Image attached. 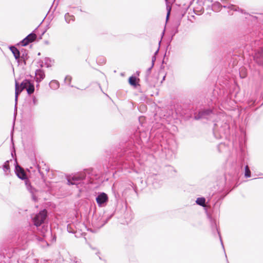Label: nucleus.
I'll use <instances>...</instances> for the list:
<instances>
[{
  "label": "nucleus",
  "instance_id": "dca6fc26",
  "mask_svg": "<svg viewBox=\"0 0 263 263\" xmlns=\"http://www.w3.org/2000/svg\"><path fill=\"white\" fill-rule=\"evenodd\" d=\"M87 87H82L81 89H85Z\"/></svg>",
  "mask_w": 263,
  "mask_h": 263
},
{
  "label": "nucleus",
  "instance_id": "f257e3e1",
  "mask_svg": "<svg viewBox=\"0 0 263 263\" xmlns=\"http://www.w3.org/2000/svg\"><path fill=\"white\" fill-rule=\"evenodd\" d=\"M47 216V212L43 210L37 214L33 218L34 224L36 226H40L44 222Z\"/></svg>",
  "mask_w": 263,
  "mask_h": 263
},
{
  "label": "nucleus",
  "instance_id": "0eeeda50",
  "mask_svg": "<svg viewBox=\"0 0 263 263\" xmlns=\"http://www.w3.org/2000/svg\"><path fill=\"white\" fill-rule=\"evenodd\" d=\"M23 90V88L21 87L18 82H15V100H16L18 98V95Z\"/></svg>",
  "mask_w": 263,
  "mask_h": 263
},
{
  "label": "nucleus",
  "instance_id": "39448f33",
  "mask_svg": "<svg viewBox=\"0 0 263 263\" xmlns=\"http://www.w3.org/2000/svg\"><path fill=\"white\" fill-rule=\"evenodd\" d=\"M211 112L210 109L202 110L199 112V114L195 116V119L198 120L200 118L204 117L206 115H209Z\"/></svg>",
  "mask_w": 263,
  "mask_h": 263
},
{
  "label": "nucleus",
  "instance_id": "6e6552de",
  "mask_svg": "<svg viewBox=\"0 0 263 263\" xmlns=\"http://www.w3.org/2000/svg\"><path fill=\"white\" fill-rule=\"evenodd\" d=\"M82 180V178L78 176H74L71 179H69L68 180V182L69 184H76V181H80Z\"/></svg>",
  "mask_w": 263,
  "mask_h": 263
},
{
  "label": "nucleus",
  "instance_id": "20e7f679",
  "mask_svg": "<svg viewBox=\"0 0 263 263\" xmlns=\"http://www.w3.org/2000/svg\"><path fill=\"white\" fill-rule=\"evenodd\" d=\"M107 200L108 196L104 193L100 194L96 198V201L99 204H102L106 202Z\"/></svg>",
  "mask_w": 263,
  "mask_h": 263
},
{
  "label": "nucleus",
  "instance_id": "f3484780",
  "mask_svg": "<svg viewBox=\"0 0 263 263\" xmlns=\"http://www.w3.org/2000/svg\"><path fill=\"white\" fill-rule=\"evenodd\" d=\"M39 172L41 173V170L40 168L39 169Z\"/></svg>",
  "mask_w": 263,
  "mask_h": 263
},
{
  "label": "nucleus",
  "instance_id": "4468645a",
  "mask_svg": "<svg viewBox=\"0 0 263 263\" xmlns=\"http://www.w3.org/2000/svg\"><path fill=\"white\" fill-rule=\"evenodd\" d=\"M4 168L5 170L7 171L9 169V164L8 161H7L4 164Z\"/></svg>",
  "mask_w": 263,
  "mask_h": 263
},
{
  "label": "nucleus",
  "instance_id": "f03ea898",
  "mask_svg": "<svg viewBox=\"0 0 263 263\" xmlns=\"http://www.w3.org/2000/svg\"><path fill=\"white\" fill-rule=\"evenodd\" d=\"M36 35L34 33H30L22 41V45L24 46L27 45L35 40Z\"/></svg>",
  "mask_w": 263,
  "mask_h": 263
},
{
  "label": "nucleus",
  "instance_id": "423d86ee",
  "mask_svg": "<svg viewBox=\"0 0 263 263\" xmlns=\"http://www.w3.org/2000/svg\"><path fill=\"white\" fill-rule=\"evenodd\" d=\"M10 49L11 52L13 53L15 58L16 59H19L20 56V53L19 50L15 47H11Z\"/></svg>",
  "mask_w": 263,
  "mask_h": 263
},
{
  "label": "nucleus",
  "instance_id": "9b49d317",
  "mask_svg": "<svg viewBox=\"0 0 263 263\" xmlns=\"http://www.w3.org/2000/svg\"><path fill=\"white\" fill-rule=\"evenodd\" d=\"M29 81L27 80H24L21 84L20 85L21 88L24 90V89H27L28 85H29Z\"/></svg>",
  "mask_w": 263,
  "mask_h": 263
},
{
  "label": "nucleus",
  "instance_id": "9d476101",
  "mask_svg": "<svg viewBox=\"0 0 263 263\" xmlns=\"http://www.w3.org/2000/svg\"><path fill=\"white\" fill-rule=\"evenodd\" d=\"M26 90H27L28 94L30 95V94L32 93L34 91V87L33 84H31L29 82V85H28V87H27Z\"/></svg>",
  "mask_w": 263,
  "mask_h": 263
},
{
  "label": "nucleus",
  "instance_id": "7ed1b4c3",
  "mask_svg": "<svg viewBox=\"0 0 263 263\" xmlns=\"http://www.w3.org/2000/svg\"><path fill=\"white\" fill-rule=\"evenodd\" d=\"M16 173L18 177L22 180H24L27 178L26 174L24 170L20 166H17L16 167Z\"/></svg>",
  "mask_w": 263,
  "mask_h": 263
},
{
  "label": "nucleus",
  "instance_id": "ddd939ff",
  "mask_svg": "<svg viewBox=\"0 0 263 263\" xmlns=\"http://www.w3.org/2000/svg\"><path fill=\"white\" fill-rule=\"evenodd\" d=\"M245 175L247 178L250 177L251 176V171H250L249 167L248 165H246L245 167Z\"/></svg>",
  "mask_w": 263,
  "mask_h": 263
},
{
  "label": "nucleus",
  "instance_id": "f8f14e48",
  "mask_svg": "<svg viewBox=\"0 0 263 263\" xmlns=\"http://www.w3.org/2000/svg\"><path fill=\"white\" fill-rule=\"evenodd\" d=\"M136 80L137 79L135 77L132 76L129 77L128 82L131 85L135 86H136Z\"/></svg>",
  "mask_w": 263,
  "mask_h": 263
},
{
  "label": "nucleus",
  "instance_id": "2eb2a0df",
  "mask_svg": "<svg viewBox=\"0 0 263 263\" xmlns=\"http://www.w3.org/2000/svg\"><path fill=\"white\" fill-rule=\"evenodd\" d=\"M171 8H170L168 10V12H167V18H168L169 17V15H170V11H171Z\"/></svg>",
  "mask_w": 263,
  "mask_h": 263
},
{
  "label": "nucleus",
  "instance_id": "1a4fd4ad",
  "mask_svg": "<svg viewBox=\"0 0 263 263\" xmlns=\"http://www.w3.org/2000/svg\"><path fill=\"white\" fill-rule=\"evenodd\" d=\"M197 204L202 206H205V199L203 197L198 198L196 201Z\"/></svg>",
  "mask_w": 263,
  "mask_h": 263
}]
</instances>
